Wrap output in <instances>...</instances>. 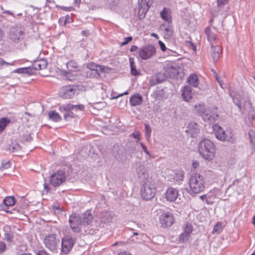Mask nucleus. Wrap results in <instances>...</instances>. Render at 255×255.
<instances>
[{"instance_id": "obj_31", "label": "nucleus", "mask_w": 255, "mask_h": 255, "mask_svg": "<svg viewBox=\"0 0 255 255\" xmlns=\"http://www.w3.org/2000/svg\"><path fill=\"white\" fill-rule=\"evenodd\" d=\"M187 82L190 85L194 87H197L199 82L196 74H191L187 79Z\"/></svg>"}, {"instance_id": "obj_22", "label": "nucleus", "mask_w": 255, "mask_h": 255, "mask_svg": "<svg viewBox=\"0 0 255 255\" xmlns=\"http://www.w3.org/2000/svg\"><path fill=\"white\" fill-rule=\"evenodd\" d=\"M142 96L137 93L132 95L129 98V104L131 106H139L142 104Z\"/></svg>"}, {"instance_id": "obj_24", "label": "nucleus", "mask_w": 255, "mask_h": 255, "mask_svg": "<svg viewBox=\"0 0 255 255\" xmlns=\"http://www.w3.org/2000/svg\"><path fill=\"white\" fill-rule=\"evenodd\" d=\"M47 63L45 59H41L34 61L32 64L31 68L34 70H42L47 67Z\"/></svg>"}, {"instance_id": "obj_37", "label": "nucleus", "mask_w": 255, "mask_h": 255, "mask_svg": "<svg viewBox=\"0 0 255 255\" xmlns=\"http://www.w3.org/2000/svg\"><path fill=\"white\" fill-rule=\"evenodd\" d=\"M10 123V120L7 118H2L0 119V132H1L6 126Z\"/></svg>"}, {"instance_id": "obj_7", "label": "nucleus", "mask_w": 255, "mask_h": 255, "mask_svg": "<svg viewBox=\"0 0 255 255\" xmlns=\"http://www.w3.org/2000/svg\"><path fill=\"white\" fill-rule=\"evenodd\" d=\"M243 113L246 115L245 122L248 125L251 124L255 119V110L250 100L243 102Z\"/></svg>"}, {"instance_id": "obj_38", "label": "nucleus", "mask_w": 255, "mask_h": 255, "mask_svg": "<svg viewBox=\"0 0 255 255\" xmlns=\"http://www.w3.org/2000/svg\"><path fill=\"white\" fill-rule=\"evenodd\" d=\"M165 31V36H166L167 38H170L173 33V29L172 27L170 25V24H168V25L165 27L164 28Z\"/></svg>"}, {"instance_id": "obj_60", "label": "nucleus", "mask_w": 255, "mask_h": 255, "mask_svg": "<svg viewBox=\"0 0 255 255\" xmlns=\"http://www.w3.org/2000/svg\"><path fill=\"white\" fill-rule=\"evenodd\" d=\"M200 198L202 200H206V202H207V203L208 204H211V203L207 200V196H206V195H202V196H200Z\"/></svg>"}, {"instance_id": "obj_29", "label": "nucleus", "mask_w": 255, "mask_h": 255, "mask_svg": "<svg viewBox=\"0 0 255 255\" xmlns=\"http://www.w3.org/2000/svg\"><path fill=\"white\" fill-rule=\"evenodd\" d=\"M170 13L171 12L169 10H168L166 8H163V9L160 12L161 17L168 24H170L172 22Z\"/></svg>"}, {"instance_id": "obj_21", "label": "nucleus", "mask_w": 255, "mask_h": 255, "mask_svg": "<svg viewBox=\"0 0 255 255\" xmlns=\"http://www.w3.org/2000/svg\"><path fill=\"white\" fill-rule=\"evenodd\" d=\"M205 33L210 44H214L216 42L218 38L216 33L211 30L210 27H206L205 29Z\"/></svg>"}, {"instance_id": "obj_6", "label": "nucleus", "mask_w": 255, "mask_h": 255, "mask_svg": "<svg viewBox=\"0 0 255 255\" xmlns=\"http://www.w3.org/2000/svg\"><path fill=\"white\" fill-rule=\"evenodd\" d=\"M24 29L20 25L11 27L9 30V38L13 42L17 43L23 39L24 35Z\"/></svg>"}, {"instance_id": "obj_64", "label": "nucleus", "mask_w": 255, "mask_h": 255, "mask_svg": "<svg viewBox=\"0 0 255 255\" xmlns=\"http://www.w3.org/2000/svg\"><path fill=\"white\" fill-rule=\"evenodd\" d=\"M118 255H131L128 252H121L118 254Z\"/></svg>"}, {"instance_id": "obj_56", "label": "nucleus", "mask_w": 255, "mask_h": 255, "mask_svg": "<svg viewBox=\"0 0 255 255\" xmlns=\"http://www.w3.org/2000/svg\"><path fill=\"white\" fill-rule=\"evenodd\" d=\"M1 10H2V13H5V14H8V15H12L13 17H15L14 14L12 12H11V11H9V10H5L4 9H3V8L1 7Z\"/></svg>"}, {"instance_id": "obj_14", "label": "nucleus", "mask_w": 255, "mask_h": 255, "mask_svg": "<svg viewBox=\"0 0 255 255\" xmlns=\"http://www.w3.org/2000/svg\"><path fill=\"white\" fill-rule=\"evenodd\" d=\"M74 244V240L70 236H66L61 241V250L63 253L67 254L72 249Z\"/></svg>"}, {"instance_id": "obj_47", "label": "nucleus", "mask_w": 255, "mask_h": 255, "mask_svg": "<svg viewBox=\"0 0 255 255\" xmlns=\"http://www.w3.org/2000/svg\"><path fill=\"white\" fill-rule=\"evenodd\" d=\"M72 106H73L72 110H75L76 111H82L84 110V108H85L84 106L83 105H81V104L76 105L72 104Z\"/></svg>"}, {"instance_id": "obj_32", "label": "nucleus", "mask_w": 255, "mask_h": 255, "mask_svg": "<svg viewBox=\"0 0 255 255\" xmlns=\"http://www.w3.org/2000/svg\"><path fill=\"white\" fill-rule=\"evenodd\" d=\"M49 119L53 122H59L62 120L60 115L55 111H51L48 113Z\"/></svg>"}, {"instance_id": "obj_26", "label": "nucleus", "mask_w": 255, "mask_h": 255, "mask_svg": "<svg viewBox=\"0 0 255 255\" xmlns=\"http://www.w3.org/2000/svg\"><path fill=\"white\" fill-rule=\"evenodd\" d=\"M182 97L184 101H189L192 98V92L189 86H185L183 89Z\"/></svg>"}, {"instance_id": "obj_12", "label": "nucleus", "mask_w": 255, "mask_h": 255, "mask_svg": "<svg viewBox=\"0 0 255 255\" xmlns=\"http://www.w3.org/2000/svg\"><path fill=\"white\" fill-rule=\"evenodd\" d=\"M76 91L77 88L75 86H65L60 89L59 95L64 99H70L73 97Z\"/></svg>"}, {"instance_id": "obj_30", "label": "nucleus", "mask_w": 255, "mask_h": 255, "mask_svg": "<svg viewBox=\"0 0 255 255\" xmlns=\"http://www.w3.org/2000/svg\"><path fill=\"white\" fill-rule=\"evenodd\" d=\"M87 67L92 71H96L97 72H104L106 68L105 66L97 65L93 62L88 63Z\"/></svg>"}, {"instance_id": "obj_5", "label": "nucleus", "mask_w": 255, "mask_h": 255, "mask_svg": "<svg viewBox=\"0 0 255 255\" xmlns=\"http://www.w3.org/2000/svg\"><path fill=\"white\" fill-rule=\"evenodd\" d=\"M140 192L141 197L144 200H149L152 199L156 193V188L154 181L151 179H146L141 188Z\"/></svg>"}, {"instance_id": "obj_62", "label": "nucleus", "mask_w": 255, "mask_h": 255, "mask_svg": "<svg viewBox=\"0 0 255 255\" xmlns=\"http://www.w3.org/2000/svg\"><path fill=\"white\" fill-rule=\"evenodd\" d=\"M216 80L218 81V83H219L221 87L223 89H224L226 87V85L222 83L220 80L219 78H218L217 77H216Z\"/></svg>"}, {"instance_id": "obj_23", "label": "nucleus", "mask_w": 255, "mask_h": 255, "mask_svg": "<svg viewBox=\"0 0 255 255\" xmlns=\"http://www.w3.org/2000/svg\"><path fill=\"white\" fill-rule=\"evenodd\" d=\"M101 224H105L111 222L113 219L112 213L109 211L103 212L99 217Z\"/></svg>"}, {"instance_id": "obj_54", "label": "nucleus", "mask_w": 255, "mask_h": 255, "mask_svg": "<svg viewBox=\"0 0 255 255\" xmlns=\"http://www.w3.org/2000/svg\"><path fill=\"white\" fill-rule=\"evenodd\" d=\"M136 152V147L135 146L129 147L127 149V152L128 154H132Z\"/></svg>"}, {"instance_id": "obj_40", "label": "nucleus", "mask_w": 255, "mask_h": 255, "mask_svg": "<svg viewBox=\"0 0 255 255\" xmlns=\"http://www.w3.org/2000/svg\"><path fill=\"white\" fill-rule=\"evenodd\" d=\"M158 43H159V45L160 46V49L162 51H165L167 50V53L168 54H171V53H173V54L176 53V52L173 51L169 49L166 48L165 45L161 41L159 40L158 41Z\"/></svg>"}, {"instance_id": "obj_13", "label": "nucleus", "mask_w": 255, "mask_h": 255, "mask_svg": "<svg viewBox=\"0 0 255 255\" xmlns=\"http://www.w3.org/2000/svg\"><path fill=\"white\" fill-rule=\"evenodd\" d=\"M159 221L163 227L167 228L173 225L174 218L172 214L169 212L164 213L160 215Z\"/></svg>"}, {"instance_id": "obj_53", "label": "nucleus", "mask_w": 255, "mask_h": 255, "mask_svg": "<svg viewBox=\"0 0 255 255\" xmlns=\"http://www.w3.org/2000/svg\"><path fill=\"white\" fill-rule=\"evenodd\" d=\"M132 135L134 138L137 139V142L139 141L140 140V132L138 131H135L133 132Z\"/></svg>"}, {"instance_id": "obj_35", "label": "nucleus", "mask_w": 255, "mask_h": 255, "mask_svg": "<svg viewBox=\"0 0 255 255\" xmlns=\"http://www.w3.org/2000/svg\"><path fill=\"white\" fill-rule=\"evenodd\" d=\"M66 66L68 70L70 71H76L78 68V64L74 60H70L66 63Z\"/></svg>"}, {"instance_id": "obj_1", "label": "nucleus", "mask_w": 255, "mask_h": 255, "mask_svg": "<svg viewBox=\"0 0 255 255\" xmlns=\"http://www.w3.org/2000/svg\"><path fill=\"white\" fill-rule=\"evenodd\" d=\"M199 151L204 158L211 160L215 155V145L210 140L204 139L199 143Z\"/></svg>"}, {"instance_id": "obj_10", "label": "nucleus", "mask_w": 255, "mask_h": 255, "mask_svg": "<svg viewBox=\"0 0 255 255\" xmlns=\"http://www.w3.org/2000/svg\"><path fill=\"white\" fill-rule=\"evenodd\" d=\"M156 52L155 46L148 44L141 47L138 51L139 57L142 60H147L155 55Z\"/></svg>"}, {"instance_id": "obj_11", "label": "nucleus", "mask_w": 255, "mask_h": 255, "mask_svg": "<svg viewBox=\"0 0 255 255\" xmlns=\"http://www.w3.org/2000/svg\"><path fill=\"white\" fill-rule=\"evenodd\" d=\"M66 180L65 174L62 171H57L52 174L49 179L50 184L54 187H58Z\"/></svg>"}, {"instance_id": "obj_19", "label": "nucleus", "mask_w": 255, "mask_h": 255, "mask_svg": "<svg viewBox=\"0 0 255 255\" xmlns=\"http://www.w3.org/2000/svg\"><path fill=\"white\" fill-rule=\"evenodd\" d=\"M222 48L219 45L211 44V55L215 62H216L221 55Z\"/></svg>"}, {"instance_id": "obj_9", "label": "nucleus", "mask_w": 255, "mask_h": 255, "mask_svg": "<svg viewBox=\"0 0 255 255\" xmlns=\"http://www.w3.org/2000/svg\"><path fill=\"white\" fill-rule=\"evenodd\" d=\"M69 223L71 229L75 233L81 232L83 227L82 218L80 215L76 213H72L69 216Z\"/></svg>"}, {"instance_id": "obj_41", "label": "nucleus", "mask_w": 255, "mask_h": 255, "mask_svg": "<svg viewBox=\"0 0 255 255\" xmlns=\"http://www.w3.org/2000/svg\"><path fill=\"white\" fill-rule=\"evenodd\" d=\"M144 126H145L144 130H145V137H146V138L147 140H149L150 138V135H151L152 130H151V128L148 124H145Z\"/></svg>"}, {"instance_id": "obj_44", "label": "nucleus", "mask_w": 255, "mask_h": 255, "mask_svg": "<svg viewBox=\"0 0 255 255\" xmlns=\"http://www.w3.org/2000/svg\"><path fill=\"white\" fill-rule=\"evenodd\" d=\"M193 230V227L191 224L189 223H186L185 224L184 227V232L186 234H188L189 235H190V234L192 233Z\"/></svg>"}, {"instance_id": "obj_25", "label": "nucleus", "mask_w": 255, "mask_h": 255, "mask_svg": "<svg viewBox=\"0 0 255 255\" xmlns=\"http://www.w3.org/2000/svg\"><path fill=\"white\" fill-rule=\"evenodd\" d=\"M82 218V223L83 226L90 224L93 220V215L89 211H86L85 213L80 215Z\"/></svg>"}, {"instance_id": "obj_8", "label": "nucleus", "mask_w": 255, "mask_h": 255, "mask_svg": "<svg viewBox=\"0 0 255 255\" xmlns=\"http://www.w3.org/2000/svg\"><path fill=\"white\" fill-rule=\"evenodd\" d=\"M44 243L45 247L54 253H57V250L59 247L60 240L57 239L55 234H51L46 236Z\"/></svg>"}, {"instance_id": "obj_48", "label": "nucleus", "mask_w": 255, "mask_h": 255, "mask_svg": "<svg viewBox=\"0 0 255 255\" xmlns=\"http://www.w3.org/2000/svg\"><path fill=\"white\" fill-rule=\"evenodd\" d=\"M190 235L186 234V233L184 232L182 233L180 237L179 241L181 242L182 243H184L186 242L189 237Z\"/></svg>"}, {"instance_id": "obj_61", "label": "nucleus", "mask_w": 255, "mask_h": 255, "mask_svg": "<svg viewBox=\"0 0 255 255\" xmlns=\"http://www.w3.org/2000/svg\"><path fill=\"white\" fill-rule=\"evenodd\" d=\"M184 177V174L182 171H180L179 172V177L177 180H182Z\"/></svg>"}, {"instance_id": "obj_2", "label": "nucleus", "mask_w": 255, "mask_h": 255, "mask_svg": "<svg viewBox=\"0 0 255 255\" xmlns=\"http://www.w3.org/2000/svg\"><path fill=\"white\" fill-rule=\"evenodd\" d=\"M191 191L195 194H199L204 191L205 188V181L203 176L195 173L192 174L189 180Z\"/></svg>"}, {"instance_id": "obj_20", "label": "nucleus", "mask_w": 255, "mask_h": 255, "mask_svg": "<svg viewBox=\"0 0 255 255\" xmlns=\"http://www.w3.org/2000/svg\"><path fill=\"white\" fill-rule=\"evenodd\" d=\"M15 203V198L12 196L6 197L3 200V205H1L0 207L2 210L6 212H9L7 210L8 207L12 206Z\"/></svg>"}, {"instance_id": "obj_17", "label": "nucleus", "mask_w": 255, "mask_h": 255, "mask_svg": "<svg viewBox=\"0 0 255 255\" xmlns=\"http://www.w3.org/2000/svg\"><path fill=\"white\" fill-rule=\"evenodd\" d=\"M166 75L170 78H174L178 74V68L172 64L168 63L164 67Z\"/></svg>"}, {"instance_id": "obj_55", "label": "nucleus", "mask_w": 255, "mask_h": 255, "mask_svg": "<svg viewBox=\"0 0 255 255\" xmlns=\"http://www.w3.org/2000/svg\"><path fill=\"white\" fill-rule=\"evenodd\" d=\"M199 166V162L197 161H194L192 163V168L194 169H197Z\"/></svg>"}, {"instance_id": "obj_46", "label": "nucleus", "mask_w": 255, "mask_h": 255, "mask_svg": "<svg viewBox=\"0 0 255 255\" xmlns=\"http://www.w3.org/2000/svg\"><path fill=\"white\" fill-rule=\"evenodd\" d=\"M10 167V163L9 161H2L0 166V170L2 171L4 169H6Z\"/></svg>"}, {"instance_id": "obj_27", "label": "nucleus", "mask_w": 255, "mask_h": 255, "mask_svg": "<svg viewBox=\"0 0 255 255\" xmlns=\"http://www.w3.org/2000/svg\"><path fill=\"white\" fill-rule=\"evenodd\" d=\"M136 171L139 178L141 179L142 177L146 178L147 176L146 169L145 166L141 163L138 164L136 168Z\"/></svg>"}, {"instance_id": "obj_57", "label": "nucleus", "mask_w": 255, "mask_h": 255, "mask_svg": "<svg viewBox=\"0 0 255 255\" xmlns=\"http://www.w3.org/2000/svg\"><path fill=\"white\" fill-rule=\"evenodd\" d=\"M4 65H11L12 64L10 63L5 62L2 58H0V67Z\"/></svg>"}, {"instance_id": "obj_51", "label": "nucleus", "mask_w": 255, "mask_h": 255, "mask_svg": "<svg viewBox=\"0 0 255 255\" xmlns=\"http://www.w3.org/2000/svg\"><path fill=\"white\" fill-rule=\"evenodd\" d=\"M228 1H229V0H217V5H218V7L220 8V7L221 5H224L227 4Z\"/></svg>"}, {"instance_id": "obj_4", "label": "nucleus", "mask_w": 255, "mask_h": 255, "mask_svg": "<svg viewBox=\"0 0 255 255\" xmlns=\"http://www.w3.org/2000/svg\"><path fill=\"white\" fill-rule=\"evenodd\" d=\"M217 110L216 107H212L205 109L203 105H199V109H197V111L202 117L205 122L212 124L214 123L218 118Z\"/></svg>"}, {"instance_id": "obj_16", "label": "nucleus", "mask_w": 255, "mask_h": 255, "mask_svg": "<svg viewBox=\"0 0 255 255\" xmlns=\"http://www.w3.org/2000/svg\"><path fill=\"white\" fill-rule=\"evenodd\" d=\"M166 78L165 73H158L151 77L149 82V85L151 86H154L164 81Z\"/></svg>"}, {"instance_id": "obj_58", "label": "nucleus", "mask_w": 255, "mask_h": 255, "mask_svg": "<svg viewBox=\"0 0 255 255\" xmlns=\"http://www.w3.org/2000/svg\"><path fill=\"white\" fill-rule=\"evenodd\" d=\"M37 255H49L47 252L44 250L39 251L37 253Z\"/></svg>"}, {"instance_id": "obj_33", "label": "nucleus", "mask_w": 255, "mask_h": 255, "mask_svg": "<svg viewBox=\"0 0 255 255\" xmlns=\"http://www.w3.org/2000/svg\"><path fill=\"white\" fill-rule=\"evenodd\" d=\"M15 72L17 73H22V74H26L28 75H32L34 73V71L33 70V69L30 67H24V68H17L15 70Z\"/></svg>"}, {"instance_id": "obj_18", "label": "nucleus", "mask_w": 255, "mask_h": 255, "mask_svg": "<svg viewBox=\"0 0 255 255\" xmlns=\"http://www.w3.org/2000/svg\"><path fill=\"white\" fill-rule=\"evenodd\" d=\"M178 196V191L176 188L169 187L165 193V199L169 202H174Z\"/></svg>"}, {"instance_id": "obj_42", "label": "nucleus", "mask_w": 255, "mask_h": 255, "mask_svg": "<svg viewBox=\"0 0 255 255\" xmlns=\"http://www.w3.org/2000/svg\"><path fill=\"white\" fill-rule=\"evenodd\" d=\"M148 10L144 8H141L139 7L138 12V17L139 19H142L145 17L146 12Z\"/></svg>"}, {"instance_id": "obj_28", "label": "nucleus", "mask_w": 255, "mask_h": 255, "mask_svg": "<svg viewBox=\"0 0 255 255\" xmlns=\"http://www.w3.org/2000/svg\"><path fill=\"white\" fill-rule=\"evenodd\" d=\"M19 149L20 146L15 140L10 141V143H7L6 147V150L10 152H15Z\"/></svg>"}, {"instance_id": "obj_50", "label": "nucleus", "mask_w": 255, "mask_h": 255, "mask_svg": "<svg viewBox=\"0 0 255 255\" xmlns=\"http://www.w3.org/2000/svg\"><path fill=\"white\" fill-rule=\"evenodd\" d=\"M140 146H141L142 148L143 149V151L150 157H152L153 158V156H152L150 153H149V152L148 151L146 147L145 146V145L142 143V142H140Z\"/></svg>"}, {"instance_id": "obj_15", "label": "nucleus", "mask_w": 255, "mask_h": 255, "mask_svg": "<svg viewBox=\"0 0 255 255\" xmlns=\"http://www.w3.org/2000/svg\"><path fill=\"white\" fill-rule=\"evenodd\" d=\"M186 131L192 137H196L200 131L199 125L196 123L191 122L189 123Z\"/></svg>"}, {"instance_id": "obj_43", "label": "nucleus", "mask_w": 255, "mask_h": 255, "mask_svg": "<svg viewBox=\"0 0 255 255\" xmlns=\"http://www.w3.org/2000/svg\"><path fill=\"white\" fill-rule=\"evenodd\" d=\"M223 230V226L221 223H218L214 227L213 233H220Z\"/></svg>"}, {"instance_id": "obj_45", "label": "nucleus", "mask_w": 255, "mask_h": 255, "mask_svg": "<svg viewBox=\"0 0 255 255\" xmlns=\"http://www.w3.org/2000/svg\"><path fill=\"white\" fill-rule=\"evenodd\" d=\"M72 110L68 111L66 114H64V120L68 121L70 119L74 118L75 117V115L72 112Z\"/></svg>"}, {"instance_id": "obj_63", "label": "nucleus", "mask_w": 255, "mask_h": 255, "mask_svg": "<svg viewBox=\"0 0 255 255\" xmlns=\"http://www.w3.org/2000/svg\"><path fill=\"white\" fill-rule=\"evenodd\" d=\"M138 49L137 46L135 45H132L130 47V51L131 52H134Z\"/></svg>"}, {"instance_id": "obj_3", "label": "nucleus", "mask_w": 255, "mask_h": 255, "mask_svg": "<svg viewBox=\"0 0 255 255\" xmlns=\"http://www.w3.org/2000/svg\"><path fill=\"white\" fill-rule=\"evenodd\" d=\"M213 132L216 137L222 141H231L234 139V134L231 128L224 129L220 125L214 124Z\"/></svg>"}, {"instance_id": "obj_36", "label": "nucleus", "mask_w": 255, "mask_h": 255, "mask_svg": "<svg viewBox=\"0 0 255 255\" xmlns=\"http://www.w3.org/2000/svg\"><path fill=\"white\" fill-rule=\"evenodd\" d=\"M149 2L150 0H138V3L139 7L148 10L151 5Z\"/></svg>"}, {"instance_id": "obj_52", "label": "nucleus", "mask_w": 255, "mask_h": 255, "mask_svg": "<svg viewBox=\"0 0 255 255\" xmlns=\"http://www.w3.org/2000/svg\"><path fill=\"white\" fill-rule=\"evenodd\" d=\"M6 250V245L4 243L0 241V254L3 253Z\"/></svg>"}, {"instance_id": "obj_39", "label": "nucleus", "mask_w": 255, "mask_h": 255, "mask_svg": "<svg viewBox=\"0 0 255 255\" xmlns=\"http://www.w3.org/2000/svg\"><path fill=\"white\" fill-rule=\"evenodd\" d=\"M72 107L71 104H64L59 107V110L61 112H66L67 113L68 111L72 110Z\"/></svg>"}, {"instance_id": "obj_59", "label": "nucleus", "mask_w": 255, "mask_h": 255, "mask_svg": "<svg viewBox=\"0 0 255 255\" xmlns=\"http://www.w3.org/2000/svg\"><path fill=\"white\" fill-rule=\"evenodd\" d=\"M5 238L7 241H10L11 240L12 236L10 234L6 233L5 234Z\"/></svg>"}, {"instance_id": "obj_49", "label": "nucleus", "mask_w": 255, "mask_h": 255, "mask_svg": "<svg viewBox=\"0 0 255 255\" xmlns=\"http://www.w3.org/2000/svg\"><path fill=\"white\" fill-rule=\"evenodd\" d=\"M132 40V37L131 36H128L125 37L124 39V41L121 43L120 46H123L127 44H128L129 42H130Z\"/></svg>"}, {"instance_id": "obj_34", "label": "nucleus", "mask_w": 255, "mask_h": 255, "mask_svg": "<svg viewBox=\"0 0 255 255\" xmlns=\"http://www.w3.org/2000/svg\"><path fill=\"white\" fill-rule=\"evenodd\" d=\"M131 74L133 76H138L140 74L139 72L136 69L134 59L129 58V59Z\"/></svg>"}]
</instances>
